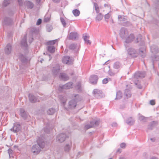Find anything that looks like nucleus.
<instances>
[{"label":"nucleus","mask_w":159,"mask_h":159,"mask_svg":"<svg viewBox=\"0 0 159 159\" xmlns=\"http://www.w3.org/2000/svg\"><path fill=\"white\" fill-rule=\"evenodd\" d=\"M37 141V144L33 145L31 149V151L35 154H38L45 146V143L42 139L39 138Z\"/></svg>","instance_id":"nucleus-1"},{"label":"nucleus","mask_w":159,"mask_h":159,"mask_svg":"<svg viewBox=\"0 0 159 159\" xmlns=\"http://www.w3.org/2000/svg\"><path fill=\"white\" fill-rule=\"evenodd\" d=\"M74 98H75L74 100H72L70 101L68 104V107L70 109L74 108L76 106L77 98L79 97L77 94H74Z\"/></svg>","instance_id":"nucleus-2"},{"label":"nucleus","mask_w":159,"mask_h":159,"mask_svg":"<svg viewBox=\"0 0 159 159\" xmlns=\"http://www.w3.org/2000/svg\"><path fill=\"white\" fill-rule=\"evenodd\" d=\"M129 34V32L126 28H122L120 29V35L122 39H124Z\"/></svg>","instance_id":"nucleus-3"},{"label":"nucleus","mask_w":159,"mask_h":159,"mask_svg":"<svg viewBox=\"0 0 159 159\" xmlns=\"http://www.w3.org/2000/svg\"><path fill=\"white\" fill-rule=\"evenodd\" d=\"M104 70L105 71L108 70V74L109 75L111 76H114L118 72V70L116 71L114 70L110 69V66H105L104 68Z\"/></svg>","instance_id":"nucleus-4"},{"label":"nucleus","mask_w":159,"mask_h":159,"mask_svg":"<svg viewBox=\"0 0 159 159\" xmlns=\"http://www.w3.org/2000/svg\"><path fill=\"white\" fill-rule=\"evenodd\" d=\"M128 54L133 57H136L137 55L136 51L133 48H129L127 50Z\"/></svg>","instance_id":"nucleus-5"},{"label":"nucleus","mask_w":159,"mask_h":159,"mask_svg":"<svg viewBox=\"0 0 159 159\" xmlns=\"http://www.w3.org/2000/svg\"><path fill=\"white\" fill-rule=\"evenodd\" d=\"M66 137L65 134L63 133L60 134L57 136V140L60 143L63 142L65 140Z\"/></svg>","instance_id":"nucleus-6"},{"label":"nucleus","mask_w":159,"mask_h":159,"mask_svg":"<svg viewBox=\"0 0 159 159\" xmlns=\"http://www.w3.org/2000/svg\"><path fill=\"white\" fill-rule=\"evenodd\" d=\"M134 39V36L133 34H128L124 39L125 40V42L126 43H129L132 42Z\"/></svg>","instance_id":"nucleus-7"},{"label":"nucleus","mask_w":159,"mask_h":159,"mask_svg":"<svg viewBox=\"0 0 159 159\" xmlns=\"http://www.w3.org/2000/svg\"><path fill=\"white\" fill-rule=\"evenodd\" d=\"M145 73L144 72H137L135 73L134 75V79H138L139 78H143L145 77Z\"/></svg>","instance_id":"nucleus-8"},{"label":"nucleus","mask_w":159,"mask_h":159,"mask_svg":"<svg viewBox=\"0 0 159 159\" xmlns=\"http://www.w3.org/2000/svg\"><path fill=\"white\" fill-rule=\"evenodd\" d=\"M20 129V124L15 123L14 124L13 127L11 129V131H13L14 132L16 133L19 131Z\"/></svg>","instance_id":"nucleus-9"},{"label":"nucleus","mask_w":159,"mask_h":159,"mask_svg":"<svg viewBox=\"0 0 159 159\" xmlns=\"http://www.w3.org/2000/svg\"><path fill=\"white\" fill-rule=\"evenodd\" d=\"M62 61L63 63L70 65L71 64L72 61L70 57L68 56H65L63 57L62 59Z\"/></svg>","instance_id":"nucleus-10"},{"label":"nucleus","mask_w":159,"mask_h":159,"mask_svg":"<svg viewBox=\"0 0 159 159\" xmlns=\"http://www.w3.org/2000/svg\"><path fill=\"white\" fill-rule=\"evenodd\" d=\"M98 78L96 75H92L91 76L89 79L90 82L93 84L97 83Z\"/></svg>","instance_id":"nucleus-11"},{"label":"nucleus","mask_w":159,"mask_h":159,"mask_svg":"<svg viewBox=\"0 0 159 159\" xmlns=\"http://www.w3.org/2000/svg\"><path fill=\"white\" fill-rule=\"evenodd\" d=\"M60 69V66L59 64H57L55 67H53L52 70V72L54 75H57Z\"/></svg>","instance_id":"nucleus-12"},{"label":"nucleus","mask_w":159,"mask_h":159,"mask_svg":"<svg viewBox=\"0 0 159 159\" xmlns=\"http://www.w3.org/2000/svg\"><path fill=\"white\" fill-rule=\"evenodd\" d=\"M89 36L86 34H83V38L85 41V43L87 44H90L91 41L89 40Z\"/></svg>","instance_id":"nucleus-13"},{"label":"nucleus","mask_w":159,"mask_h":159,"mask_svg":"<svg viewBox=\"0 0 159 159\" xmlns=\"http://www.w3.org/2000/svg\"><path fill=\"white\" fill-rule=\"evenodd\" d=\"M78 37L77 33L75 32H71L68 36L69 39H76Z\"/></svg>","instance_id":"nucleus-14"},{"label":"nucleus","mask_w":159,"mask_h":159,"mask_svg":"<svg viewBox=\"0 0 159 159\" xmlns=\"http://www.w3.org/2000/svg\"><path fill=\"white\" fill-rule=\"evenodd\" d=\"M73 83L71 82H69L65 84L62 86V89H68L72 88Z\"/></svg>","instance_id":"nucleus-15"},{"label":"nucleus","mask_w":159,"mask_h":159,"mask_svg":"<svg viewBox=\"0 0 159 159\" xmlns=\"http://www.w3.org/2000/svg\"><path fill=\"white\" fill-rule=\"evenodd\" d=\"M135 122L134 120L132 117H130L127 119L126 123L129 125H131L134 124Z\"/></svg>","instance_id":"nucleus-16"},{"label":"nucleus","mask_w":159,"mask_h":159,"mask_svg":"<svg viewBox=\"0 0 159 159\" xmlns=\"http://www.w3.org/2000/svg\"><path fill=\"white\" fill-rule=\"evenodd\" d=\"M123 96L122 93L120 91L117 92L116 93V97L115 98L116 100H119Z\"/></svg>","instance_id":"nucleus-17"},{"label":"nucleus","mask_w":159,"mask_h":159,"mask_svg":"<svg viewBox=\"0 0 159 159\" xmlns=\"http://www.w3.org/2000/svg\"><path fill=\"white\" fill-rule=\"evenodd\" d=\"M60 78L63 80H67L69 79V77L66 74L64 73L60 74Z\"/></svg>","instance_id":"nucleus-18"},{"label":"nucleus","mask_w":159,"mask_h":159,"mask_svg":"<svg viewBox=\"0 0 159 159\" xmlns=\"http://www.w3.org/2000/svg\"><path fill=\"white\" fill-rule=\"evenodd\" d=\"M29 99L30 101L32 103H34L37 101V98L32 94H30L29 95Z\"/></svg>","instance_id":"nucleus-19"},{"label":"nucleus","mask_w":159,"mask_h":159,"mask_svg":"<svg viewBox=\"0 0 159 159\" xmlns=\"http://www.w3.org/2000/svg\"><path fill=\"white\" fill-rule=\"evenodd\" d=\"M11 50V46L10 44H8L7 46L5 49L6 53L7 54H10Z\"/></svg>","instance_id":"nucleus-20"},{"label":"nucleus","mask_w":159,"mask_h":159,"mask_svg":"<svg viewBox=\"0 0 159 159\" xmlns=\"http://www.w3.org/2000/svg\"><path fill=\"white\" fill-rule=\"evenodd\" d=\"M139 55L142 57L143 58L145 56L146 50L144 48L143 50L139 49Z\"/></svg>","instance_id":"nucleus-21"},{"label":"nucleus","mask_w":159,"mask_h":159,"mask_svg":"<svg viewBox=\"0 0 159 159\" xmlns=\"http://www.w3.org/2000/svg\"><path fill=\"white\" fill-rule=\"evenodd\" d=\"M71 146V143H70V144H67L66 145L64 148V151L66 152H68L70 149Z\"/></svg>","instance_id":"nucleus-22"},{"label":"nucleus","mask_w":159,"mask_h":159,"mask_svg":"<svg viewBox=\"0 0 159 159\" xmlns=\"http://www.w3.org/2000/svg\"><path fill=\"white\" fill-rule=\"evenodd\" d=\"M26 36H25L24 39L21 40V45L25 47H26L27 46V44L26 42Z\"/></svg>","instance_id":"nucleus-23"},{"label":"nucleus","mask_w":159,"mask_h":159,"mask_svg":"<svg viewBox=\"0 0 159 159\" xmlns=\"http://www.w3.org/2000/svg\"><path fill=\"white\" fill-rule=\"evenodd\" d=\"M121 66V64L119 61L115 62L113 66V68L116 69H119Z\"/></svg>","instance_id":"nucleus-24"},{"label":"nucleus","mask_w":159,"mask_h":159,"mask_svg":"<svg viewBox=\"0 0 159 159\" xmlns=\"http://www.w3.org/2000/svg\"><path fill=\"white\" fill-rule=\"evenodd\" d=\"M96 122L92 121L90 122V125H87L85 126L86 129H88L93 127L94 125H96Z\"/></svg>","instance_id":"nucleus-25"},{"label":"nucleus","mask_w":159,"mask_h":159,"mask_svg":"<svg viewBox=\"0 0 159 159\" xmlns=\"http://www.w3.org/2000/svg\"><path fill=\"white\" fill-rule=\"evenodd\" d=\"M126 97V98H128L131 96V94L130 91L127 89H126L124 93Z\"/></svg>","instance_id":"nucleus-26"},{"label":"nucleus","mask_w":159,"mask_h":159,"mask_svg":"<svg viewBox=\"0 0 159 159\" xmlns=\"http://www.w3.org/2000/svg\"><path fill=\"white\" fill-rule=\"evenodd\" d=\"M157 122L155 121H152L148 125V129H152V128L157 124Z\"/></svg>","instance_id":"nucleus-27"},{"label":"nucleus","mask_w":159,"mask_h":159,"mask_svg":"<svg viewBox=\"0 0 159 159\" xmlns=\"http://www.w3.org/2000/svg\"><path fill=\"white\" fill-rule=\"evenodd\" d=\"M59 99L63 105H64L66 101V97L62 96H60L59 97Z\"/></svg>","instance_id":"nucleus-28"},{"label":"nucleus","mask_w":159,"mask_h":159,"mask_svg":"<svg viewBox=\"0 0 159 159\" xmlns=\"http://www.w3.org/2000/svg\"><path fill=\"white\" fill-rule=\"evenodd\" d=\"M48 50L50 52L53 53L55 51V48L54 46L50 45L48 47Z\"/></svg>","instance_id":"nucleus-29"},{"label":"nucleus","mask_w":159,"mask_h":159,"mask_svg":"<svg viewBox=\"0 0 159 159\" xmlns=\"http://www.w3.org/2000/svg\"><path fill=\"white\" fill-rule=\"evenodd\" d=\"M139 119L140 121L145 122L147 121L148 118L140 115L139 116Z\"/></svg>","instance_id":"nucleus-30"},{"label":"nucleus","mask_w":159,"mask_h":159,"mask_svg":"<svg viewBox=\"0 0 159 159\" xmlns=\"http://www.w3.org/2000/svg\"><path fill=\"white\" fill-rule=\"evenodd\" d=\"M19 58L21 61L23 62H25L27 60L26 57L22 54H20V55Z\"/></svg>","instance_id":"nucleus-31"},{"label":"nucleus","mask_w":159,"mask_h":159,"mask_svg":"<svg viewBox=\"0 0 159 159\" xmlns=\"http://www.w3.org/2000/svg\"><path fill=\"white\" fill-rule=\"evenodd\" d=\"M55 112V110L54 109L51 108L49 109L47 111V113L48 115H51L53 114Z\"/></svg>","instance_id":"nucleus-32"},{"label":"nucleus","mask_w":159,"mask_h":159,"mask_svg":"<svg viewBox=\"0 0 159 159\" xmlns=\"http://www.w3.org/2000/svg\"><path fill=\"white\" fill-rule=\"evenodd\" d=\"M72 13L75 16H77L79 15L80 11L77 9H75L72 11Z\"/></svg>","instance_id":"nucleus-33"},{"label":"nucleus","mask_w":159,"mask_h":159,"mask_svg":"<svg viewBox=\"0 0 159 159\" xmlns=\"http://www.w3.org/2000/svg\"><path fill=\"white\" fill-rule=\"evenodd\" d=\"M26 4L28 8H32L33 7V3L29 1H27L26 2Z\"/></svg>","instance_id":"nucleus-34"},{"label":"nucleus","mask_w":159,"mask_h":159,"mask_svg":"<svg viewBox=\"0 0 159 159\" xmlns=\"http://www.w3.org/2000/svg\"><path fill=\"white\" fill-rule=\"evenodd\" d=\"M79 46L77 45V44H71L69 47V48L70 49H75L76 48L79 47Z\"/></svg>","instance_id":"nucleus-35"},{"label":"nucleus","mask_w":159,"mask_h":159,"mask_svg":"<svg viewBox=\"0 0 159 159\" xmlns=\"http://www.w3.org/2000/svg\"><path fill=\"white\" fill-rule=\"evenodd\" d=\"M111 80V79L110 78H106L104 79L102 81V83L103 84H106L108 83L109 81Z\"/></svg>","instance_id":"nucleus-36"},{"label":"nucleus","mask_w":159,"mask_h":159,"mask_svg":"<svg viewBox=\"0 0 159 159\" xmlns=\"http://www.w3.org/2000/svg\"><path fill=\"white\" fill-rule=\"evenodd\" d=\"M111 11H110L109 13H107L105 15V18L106 19V20L107 22V20L106 19H108L110 17L111 14Z\"/></svg>","instance_id":"nucleus-37"},{"label":"nucleus","mask_w":159,"mask_h":159,"mask_svg":"<svg viewBox=\"0 0 159 159\" xmlns=\"http://www.w3.org/2000/svg\"><path fill=\"white\" fill-rule=\"evenodd\" d=\"M60 20L61 22L63 25L64 27H65L66 25V23L65 20L63 18L61 17Z\"/></svg>","instance_id":"nucleus-38"},{"label":"nucleus","mask_w":159,"mask_h":159,"mask_svg":"<svg viewBox=\"0 0 159 159\" xmlns=\"http://www.w3.org/2000/svg\"><path fill=\"white\" fill-rule=\"evenodd\" d=\"M57 39H55L53 40L49 41L48 42V45L54 44L57 41Z\"/></svg>","instance_id":"nucleus-39"},{"label":"nucleus","mask_w":159,"mask_h":159,"mask_svg":"<svg viewBox=\"0 0 159 159\" xmlns=\"http://www.w3.org/2000/svg\"><path fill=\"white\" fill-rule=\"evenodd\" d=\"M94 6L95 7V10L96 11L97 13H98L99 11V9L98 6L96 3H94Z\"/></svg>","instance_id":"nucleus-40"},{"label":"nucleus","mask_w":159,"mask_h":159,"mask_svg":"<svg viewBox=\"0 0 159 159\" xmlns=\"http://www.w3.org/2000/svg\"><path fill=\"white\" fill-rule=\"evenodd\" d=\"M9 3V1L7 0H5L3 2V6H7Z\"/></svg>","instance_id":"nucleus-41"},{"label":"nucleus","mask_w":159,"mask_h":159,"mask_svg":"<svg viewBox=\"0 0 159 159\" xmlns=\"http://www.w3.org/2000/svg\"><path fill=\"white\" fill-rule=\"evenodd\" d=\"M11 21V20L9 18H6L4 20V22L5 24H9V22Z\"/></svg>","instance_id":"nucleus-42"},{"label":"nucleus","mask_w":159,"mask_h":159,"mask_svg":"<svg viewBox=\"0 0 159 159\" xmlns=\"http://www.w3.org/2000/svg\"><path fill=\"white\" fill-rule=\"evenodd\" d=\"M134 84L136 85H138L137 87L139 89H141L142 88V86L141 85L139 84L138 80H137V81H135L134 82Z\"/></svg>","instance_id":"nucleus-43"},{"label":"nucleus","mask_w":159,"mask_h":159,"mask_svg":"<svg viewBox=\"0 0 159 159\" xmlns=\"http://www.w3.org/2000/svg\"><path fill=\"white\" fill-rule=\"evenodd\" d=\"M12 152H13L12 150L11 149H9L8 150V152L9 154L10 157H11V156L12 155Z\"/></svg>","instance_id":"nucleus-44"},{"label":"nucleus","mask_w":159,"mask_h":159,"mask_svg":"<svg viewBox=\"0 0 159 159\" xmlns=\"http://www.w3.org/2000/svg\"><path fill=\"white\" fill-rule=\"evenodd\" d=\"M81 87V84L80 83H78L77 84V85L75 86V87L78 89H80Z\"/></svg>","instance_id":"nucleus-45"},{"label":"nucleus","mask_w":159,"mask_h":159,"mask_svg":"<svg viewBox=\"0 0 159 159\" xmlns=\"http://www.w3.org/2000/svg\"><path fill=\"white\" fill-rule=\"evenodd\" d=\"M52 29V28L51 26H48L47 27V30L48 32H50Z\"/></svg>","instance_id":"nucleus-46"},{"label":"nucleus","mask_w":159,"mask_h":159,"mask_svg":"<svg viewBox=\"0 0 159 159\" xmlns=\"http://www.w3.org/2000/svg\"><path fill=\"white\" fill-rule=\"evenodd\" d=\"M155 101L154 100H152L150 101V104L152 105H154L155 104Z\"/></svg>","instance_id":"nucleus-47"},{"label":"nucleus","mask_w":159,"mask_h":159,"mask_svg":"<svg viewBox=\"0 0 159 159\" xmlns=\"http://www.w3.org/2000/svg\"><path fill=\"white\" fill-rule=\"evenodd\" d=\"M41 22H42L41 19H38V20H37V22L36 23L37 25H39L41 23Z\"/></svg>","instance_id":"nucleus-48"},{"label":"nucleus","mask_w":159,"mask_h":159,"mask_svg":"<svg viewBox=\"0 0 159 159\" xmlns=\"http://www.w3.org/2000/svg\"><path fill=\"white\" fill-rule=\"evenodd\" d=\"M120 147L122 148H125V144L124 143H122L120 144Z\"/></svg>","instance_id":"nucleus-49"},{"label":"nucleus","mask_w":159,"mask_h":159,"mask_svg":"<svg viewBox=\"0 0 159 159\" xmlns=\"http://www.w3.org/2000/svg\"><path fill=\"white\" fill-rule=\"evenodd\" d=\"M50 18L49 17L47 18L46 16H45L44 18V21L46 22H47L50 20Z\"/></svg>","instance_id":"nucleus-50"},{"label":"nucleus","mask_w":159,"mask_h":159,"mask_svg":"<svg viewBox=\"0 0 159 159\" xmlns=\"http://www.w3.org/2000/svg\"><path fill=\"white\" fill-rule=\"evenodd\" d=\"M21 115L24 118H25L26 116V115L25 112V113H22L21 114Z\"/></svg>","instance_id":"nucleus-51"},{"label":"nucleus","mask_w":159,"mask_h":159,"mask_svg":"<svg viewBox=\"0 0 159 159\" xmlns=\"http://www.w3.org/2000/svg\"><path fill=\"white\" fill-rule=\"evenodd\" d=\"M105 96L104 95L103 93L102 92H100V98H103Z\"/></svg>","instance_id":"nucleus-52"},{"label":"nucleus","mask_w":159,"mask_h":159,"mask_svg":"<svg viewBox=\"0 0 159 159\" xmlns=\"http://www.w3.org/2000/svg\"><path fill=\"white\" fill-rule=\"evenodd\" d=\"M20 114L22 113H25V111L22 108H21L20 109Z\"/></svg>","instance_id":"nucleus-53"},{"label":"nucleus","mask_w":159,"mask_h":159,"mask_svg":"<svg viewBox=\"0 0 159 159\" xmlns=\"http://www.w3.org/2000/svg\"><path fill=\"white\" fill-rule=\"evenodd\" d=\"M18 0V2L19 5L20 6L22 5V0Z\"/></svg>","instance_id":"nucleus-54"},{"label":"nucleus","mask_w":159,"mask_h":159,"mask_svg":"<svg viewBox=\"0 0 159 159\" xmlns=\"http://www.w3.org/2000/svg\"><path fill=\"white\" fill-rule=\"evenodd\" d=\"M98 91V90L97 89H95L93 91V93L94 94H95L97 93Z\"/></svg>","instance_id":"nucleus-55"},{"label":"nucleus","mask_w":159,"mask_h":159,"mask_svg":"<svg viewBox=\"0 0 159 159\" xmlns=\"http://www.w3.org/2000/svg\"><path fill=\"white\" fill-rule=\"evenodd\" d=\"M99 14H98L96 17V20L97 21H99Z\"/></svg>","instance_id":"nucleus-56"},{"label":"nucleus","mask_w":159,"mask_h":159,"mask_svg":"<svg viewBox=\"0 0 159 159\" xmlns=\"http://www.w3.org/2000/svg\"><path fill=\"white\" fill-rule=\"evenodd\" d=\"M121 152V150L120 149H118L117 150L116 152L120 153Z\"/></svg>","instance_id":"nucleus-57"},{"label":"nucleus","mask_w":159,"mask_h":159,"mask_svg":"<svg viewBox=\"0 0 159 159\" xmlns=\"http://www.w3.org/2000/svg\"><path fill=\"white\" fill-rule=\"evenodd\" d=\"M117 124L116 123H113L112 124V125L113 126L116 127L117 126Z\"/></svg>","instance_id":"nucleus-58"},{"label":"nucleus","mask_w":159,"mask_h":159,"mask_svg":"<svg viewBox=\"0 0 159 159\" xmlns=\"http://www.w3.org/2000/svg\"><path fill=\"white\" fill-rule=\"evenodd\" d=\"M53 1V2H59L60 0H52Z\"/></svg>","instance_id":"nucleus-59"},{"label":"nucleus","mask_w":159,"mask_h":159,"mask_svg":"<svg viewBox=\"0 0 159 159\" xmlns=\"http://www.w3.org/2000/svg\"><path fill=\"white\" fill-rule=\"evenodd\" d=\"M41 0H36V2L39 4Z\"/></svg>","instance_id":"nucleus-60"},{"label":"nucleus","mask_w":159,"mask_h":159,"mask_svg":"<svg viewBox=\"0 0 159 159\" xmlns=\"http://www.w3.org/2000/svg\"><path fill=\"white\" fill-rule=\"evenodd\" d=\"M150 140L153 142H154L155 141V139L154 138H151Z\"/></svg>","instance_id":"nucleus-61"},{"label":"nucleus","mask_w":159,"mask_h":159,"mask_svg":"<svg viewBox=\"0 0 159 159\" xmlns=\"http://www.w3.org/2000/svg\"><path fill=\"white\" fill-rule=\"evenodd\" d=\"M104 6H105V7H106V6H107V8H109L110 9V7H109L106 4H105V5H104Z\"/></svg>","instance_id":"nucleus-62"},{"label":"nucleus","mask_w":159,"mask_h":159,"mask_svg":"<svg viewBox=\"0 0 159 159\" xmlns=\"http://www.w3.org/2000/svg\"><path fill=\"white\" fill-rule=\"evenodd\" d=\"M150 159H158L155 157H152Z\"/></svg>","instance_id":"nucleus-63"},{"label":"nucleus","mask_w":159,"mask_h":159,"mask_svg":"<svg viewBox=\"0 0 159 159\" xmlns=\"http://www.w3.org/2000/svg\"><path fill=\"white\" fill-rule=\"evenodd\" d=\"M121 18V16H118V19H120V18Z\"/></svg>","instance_id":"nucleus-64"}]
</instances>
